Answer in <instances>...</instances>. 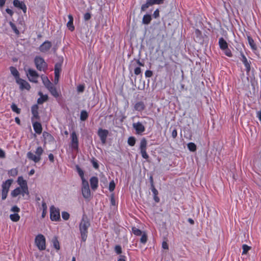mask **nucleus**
<instances>
[{"label":"nucleus","instance_id":"1","mask_svg":"<svg viewBox=\"0 0 261 261\" xmlns=\"http://www.w3.org/2000/svg\"><path fill=\"white\" fill-rule=\"evenodd\" d=\"M90 225V223L88 218L85 215H84L79 225L81 239L83 242H85L87 240L88 229Z\"/></svg>","mask_w":261,"mask_h":261},{"label":"nucleus","instance_id":"2","mask_svg":"<svg viewBox=\"0 0 261 261\" xmlns=\"http://www.w3.org/2000/svg\"><path fill=\"white\" fill-rule=\"evenodd\" d=\"M43 152V149L41 146L38 147L35 151V154H34L30 151L27 153V158L35 163H38L41 160V155Z\"/></svg>","mask_w":261,"mask_h":261},{"label":"nucleus","instance_id":"3","mask_svg":"<svg viewBox=\"0 0 261 261\" xmlns=\"http://www.w3.org/2000/svg\"><path fill=\"white\" fill-rule=\"evenodd\" d=\"M35 64L37 69L40 71H45L47 68V65L44 60L39 56L35 57L34 60Z\"/></svg>","mask_w":261,"mask_h":261},{"label":"nucleus","instance_id":"4","mask_svg":"<svg viewBox=\"0 0 261 261\" xmlns=\"http://www.w3.org/2000/svg\"><path fill=\"white\" fill-rule=\"evenodd\" d=\"M82 192L83 197L85 199H89L91 197V192L89 188V183L86 179L82 181Z\"/></svg>","mask_w":261,"mask_h":261},{"label":"nucleus","instance_id":"5","mask_svg":"<svg viewBox=\"0 0 261 261\" xmlns=\"http://www.w3.org/2000/svg\"><path fill=\"white\" fill-rule=\"evenodd\" d=\"M35 243L40 250L45 249V239L43 235L38 234L35 238Z\"/></svg>","mask_w":261,"mask_h":261},{"label":"nucleus","instance_id":"6","mask_svg":"<svg viewBox=\"0 0 261 261\" xmlns=\"http://www.w3.org/2000/svg\"><path fill=\"white\" fill-rule=\"evenodd\" d=\"M147 141L145 138H143L140 142V149L142 156L145 159H148L149 156L146 152Z\"/></svg>","mask_w":261,"mask_h":261},{"label":"nucleus","instance_id":"7","mask_svg":"<svg viewBox=\"0 0 261 261\" xmlns=\"http://www.w3.org/2000/svg\"><path fill=\"white\" fill-rule=\"evenodd\" d=\"M50 218L52 221H58L60 219V212L59 209L56 208L54 206L50 207Z\"/></svg>","mask_w":261,"mask_h":261},{"label":"nucleus","instance_id":"8","mask_svg":"<svg viewBox=\"0 0 261 261\" xmlns=\"http://www.w3.org/2000/svg\"><path fill=\"white\" fill-rule=\"evenodd\" d=\"M28 77L30 82L37 83H38V79L39 77V74L34 70L32 69H29L27 73Z\"/></svg>","mask_w":261,"mask_h":261},{"label":"nucleus","instance_id":"9","mask_svg":"<svg viewBox=\"0 0 261 261\" xmlns=\"http://www.w3.org/2000/svg\"><path fill=\"white\" fill-rule=\"evenodd\" d=\"M16 81V83L19 85L20 89L21 90L27 89L29 90L31 88V86L28 82L22 79L17 78Z\"/></svg>","mask_w":261,"mask_h":261},{"label":"nucleus","instance_id":"10","mask_svg":"<svg viewBox=\"0 0 261 261\" xmlns=\"http://www.w3.org/2000/svg\"><path fill=\"white\" fill-rule=\"evenodd\" d=\"M71 147L73 149H77L79 146V140L77 135L75 132H73L71 134Z\"/></svg>","mask_w":261,"mask_h":261},{"label":"nucleus","instance_id":"11","mask_svg":"<svg viewBox=\"0 0 261 261\" xmlns=\"http://www.w3.org/2000/svg\"><path fill=\"white\" fill-rule=\"evenodd\" d=\"M133 127L136 130V133L137 134H141L145 130V126L140 122L134 123L133 124Z\"/></svg>","mask_w":261,"mask_h":261},{"label":"nucleus","instance_id":"12","mask_svg":"<svg viewBox=\"0 0 261 261\" xmlns=\"http://www.w3.org/2000/svg\"><path fill=\"white\" fill-rule=\"evenodd\" d=\"M109 132L107 129L99 128L98 131V135L100 137V140L103 144L106 143V139L108 135Z\"/></svg>","mask_w":261,"mask_h":261},{"label":"nucleus","instance_id":"13","mask_svg":"<svg viewBox=\"0 0 261 261\" xmlns=\"http://www.w3.org/2000/svg\"><path fill=\"white\" fill-rule=\"evenodd\" d=\"M17 181L20 185L19 187L24 189V193L29 195L28 188L26 180H24L22 176H20L18 178Z\"/></svg>","mask_w":261,"mask_h":261},{"label":"nucleus","instance_id":"14","mask_svg":"<svg viewBox=\"0 0 261 261\" xmlns=\"http://www.w3.org/2000/svg\"><path fill=\"white\" fill-rule=\"evenodd\" d=\"M51 47V42L48 41H46L40 46L39 49L41 52L45 53L48 51Z\"/></svg>","mask_w":261,"mask_h":261},{"label":"nucleus","instance_id":"15","mask_svg":"<svg viewBox=\"0 0 261 261\" xmlns=\"http://www.w3.org/2000/svg\"><path fill=\"white\" fill-rule=\"evenodd\" d=\"M241 61L244 64L246 67V70L247 73H248L250 70V62H248L245 55L241 53Z\"/></svg>","mask_w":261,"mask_h":261},{"label":"nucleus","instance_id":"16","mask_svg":"<svg viewBox=\"0 0 261 261\" xmlns=\"http://www.w3.org/2000/svg\"><path fill=\"white\" fill-rule=\"evenodd\" d=\"M13 5L15 7L18 8L22 10L23 12H26L27 7L23 2H20L18 0H14L13 1Z\"/></svg>","mask_w":261,"mask_h":261},{"label":"nucleus","instance_id":"17","mask_svg":"<svg viewBox=\"0 0 261 261\" xmlns=\"http://www.w3.org/2000/svg\"><path fill=\"white\" fill-rule=\"evenodd\" d=\"M38 107L37 105H34L31 108V111L33 114V117L32 118V121L33 122L34 119H39V116L38 112Z\"/></svg>","mask_w":261,"mask_h":261},{"label":"nucleus","instance_id":"18","mask_svg":"<svg viewBox=\"0 0 261 261\" xmlns=\"http://www.w3.org/2000/svg\"><path fill=\"white\" fill-rule=\"evenodd\" d=\"M24 194L25 193H24V189L20 187H18L16 188L11 192V195L14 197L17 196L19 194H21L23 196H24Z\"/></svg>","mask_w":261,"mask_h":261},{"label":"nucleus","instance_id":"19","mask_svg":"<svg viewBox=\"0 0 261 261\" xmlns=\"http://www.w3.org/2000/svg\"><path fill=\"white\" fill-rule=\"evenodd\" d=\"M90 182L92 189L95 190L98 187V178L95 176L92 177L90 179Z\"/></svg>","mask_w":261,"mask_h":261},{"label":"nucleus","instance_id":"20","mask_svg":"<svg viewBox=\"0 0 261 261\" xmlns=\"http://www.w3.org/2000/svg\"><path fill=\"white\" fill-rule=\"evenodd\" d=\"M43 137L44 144H46L47 142H51L54 140V137L50 134L46 132L43 133Z\"/></svg>","mask_w":261,"mask_h":261},{"label":"nucleus","instance_id":"21","mask_svg":"<svg viewBox=\"0 0 261 261\" xmlns=\"http://www.w3.org/2000/svg\"><path fill=\"white\" fill-rule=\"evenodd\" d=\"M33 126L35 132L37 134H40L42 133V127L40 123L38 122H33Z\"/></svg>","mask_w":261,"mask_h":261},{"label":"nucleus","instance_id":"22","mask_svg":"<svg viewBox=\"0 0 261 261\" xmlns=\"http://www.w3.org/2000/svg\"><path fill=\"white\" fill-rule=\"evenodd\" d=\"M69 21L67 23V27L71 31H73L74 30V27L73 24V18L71 14L68 15Z\"/></svg>","mask_w":261,"mask_h":261},{"label":"nucleus","instance_id":"23","mask_svg":"<svg viewBox=\"0 0 261 261\" xmlns=\"http://www.w3.org/2000/svg\"><path fill=\"white\" fill-rule=\"evenodd\" d=\"M145 108V105L143 102L142 101H139L137 102L134 106V109L135 110L138 111H142L144 110Z\"/></svg>","mask_w":261,"mask_h":261},{"label":"nucleus","instance_id":"24","mask_svg":"<svg viewBox=\"0 0 261 261\" xmlns=\"http://www.w3.org/2000/svg\"><path fill=\"white\" fill-rule=\"evenodd\" d=\"M13 182L12 179H8L2 185L3 190L9 191L10 187Z\"/></svg>","mask_w":261,"mask_h":261},{"label":"nucleus","instance_id":"25","mask_svg":"<svg viewBox=\"0 0 261 261\" xmlns=\"http://www.w3.org/2000/svg\"><path fill=\"white\" fill-rule=\"evenodd\" d=\"M219 44L220 48L222 50H224V49H226V48L228 47L227 43L222 37H221L219 39Z\"/></svg>","mask_w":261,"mask_h":261},{"label":"nucleus","instance_id":"26","mask_svg":"<svg viewBox=\"0 0 261 261\" xmlns=\"http://www.w3.org/2000/svg\"><path fill=\"white\" fill-rule=\"evenodd\" d=\"M41 78L42 81V83H43L44 85L45 86L46 88H47L49 86L53 84L49 81L48 77L46 76H44L43 75H42L41 76Z\"/></svg>","mask_w":261,"mask_h":261},{"label":"nucleus","instance_id":"27","mask_svg":"<svg viewBox=\"0 0 261 261\" xmlns=\"http://www.w3.org/2000/svg\"><path fill=\"white\" fill-rule=\"evenodd\" d=\"M47 89L49 91L50 93L55 97H57L59 96V94L56 90V88L53 86V84L49 86Z\"/></svg>","mask_w":261,"mask_h":261},{"label":"nucleus","instance_id":"28","mask_svg":"<svg viewBox=\"0 0 261 261\" xmlns=\"http://www.w3.org/2000/svg\"><path fill=\"white\" fill-rule=\"evenodd\" d=\"M247 39H248V43L250 45L252 49L253 50H256L257 47H256L255 43H254L253 39L250 36H247Z\"/></svg>","mask_w":261,"mask_h":261},{"label":"nucleus","instance_id":"29","mask_svg":"<svg viewBox=\"0 0 261 261\" xmlns=\"http://www.w3.org/2000/svg\"><path fill=\"white\" fill-rule=\"evenodd\" d=\"M39 94L40 95V97L37 100V102L38 104H42L44 102L46 101L48 99V96L46 95H43L41 92H39Z\"/></svg>","mask_w":261,"mask_h":261},{"label":"nucleus","instance_id":"30","mask_svg":"<svg viewBox=\"0 0 261 261\" xmlns=\"http://www.w3.org/2000/svg\"><path fill=\"white\" fill-rule=\"evenodd\" d=\"M11 73L15 77L16 80L19 78V73L17 69L13 66L10 67Z\"/></svg>","mask_w":261,"mask_h":261},{"label":"nucleus","instance_id":"31","mask_svg":"<svg viewBox=\"0 0 261 261\" xmlns=\"http://www.w3.org/2000/svg\"><path fill=\"white\" fill-rule=\"evenodd\" d=\"M151 20V16L149 14H146L143 16V18L142 19V22L144 24H148L150 23Z\"/></svg>","mask_w":261,"mask_h":261},{"label":"nucleus","instance_id":"32","mask_svg":"<svg viewBox=\"0 0 261 261\" xmlns=\"http://www.w3.org/2000/svg\"><path fill=\"white\" fill-rule=\"evenodd\" d=\"M152 5V4L150 0H146V3L141 6V11H145L149 6Z\"/></svg>","mask_w":261,"mask_h":261},{"label":"nucleus","instance_id":"33","mask_svg":"<svg viewBox=\"0 0 261 261\" xmlns=\"http://www.w3.org/2000/svg\"><path fill=\"white\" fill-rule=\"evenodd\" d=\"M88 117V113L85 111V110H82L81 112V114H80V119L82 121H85Z\"/></svg>","mask_w":261,"mask_h":261},{"label":"nucleus","instance_id":"34","mask_svg":"<svg viewBox=\"0 0 261 261\" xmlns=\"http://www.w3.org/2000/svg\"><path fill=\"white\" fill-rule=\"evenodd\" d=\"M10 218L13 222H17L20 219V216L18 214H13L10 215Z\"/></svg>","mask_w":261,"mask_h":261},{"label":"nucleus","instance_id":"35","mask_svg":"<svg viewBox=\"0 0 261 261\" xmlns=\"http://www.w3.org/2000/svg\"><path fill=\"white\" fill-rule=\"evenodd\" d=\"M242 255H246L247 254L248 252L251 249V247L246 244H243L242 245Z\"/></svg>","mask_w":261,"mask_h":261},{"label":"nucleus","instance_id":"36","mask_svg":"<svg viewBox=\"0 0 261 261\" xmlns=\"http://www.w3.org/2000/svg\"><path fill=\"white\" fill-rule=\"evenodd\" d=\"M132 229V232L136 236H141L142 234L143 233L141 230H140L139 229H138L135 227H133Z\"/></svg>","mask_w":261,"mask_h":261},{"label":"nucleus","instance_id":"37","mask_svg":"<svg viewBox=\"0 0 261 261\" xmlns=\"http://www.w3.org/2000/svg\"><path fill=\"white\" fill-rule=\"evenodd\" d=\"M52 243L53 244V245L54 246V247L57 249V250H59L60 249V245H59V241H58L56 237H54L53 240H52Z\"/></svg>","mask_w":261,"mask_h":261},{"label":"nucleus","instance_id":"38","mask_svg":"<svg viewBox=\"0 0 261 261\" xmlns=\"http://www.w3.org/2000/svg\"><path fill=\"white\" fill-rule=\"evenodd\" d=\"M187 146L188 149L191 151H195L196 150V145L194 143H189Z\"/></svg>","mask_w":261,"mask_h":261},{"label":"nucleus","instance_id":"39","mask_svg":"<svg viewBox=\"0 0 261 261\" xmlns=\"http://www.w3.org/2000/svg\"><path fill=\"white\" fill-rule=\"evenodd\" d=\"M18 174V170L16 168L11 169L10 170L8 171V174L10 176L15 177Z\"/></svg>","mask_w":261,"mask_h":261},{"label":"nucleus","instance_id":"40","mask_svg":"<svg viewBox=\"0 0 261 261\" xmlns=\"http://www.w3.org/2000/svg\"><path fill=\"white\" fill-rule=\"evenodd\" d=\"M11 108L13 112L16 113L18 114H19L20 113V109H19L15 103H12Z\"/></svg>","mask_w":261,"mask_h":261},{"label":"nucleus","instance_id":"41","mask_svg":"<svg viewBox=\"0 0 261 261\" xmlns=\"http://www.w3.org/2000/svg\"><path fill=\"white\" fill-rule=\"evenodd\" d=\"M9 24H10L11 28H12V29L13 30V31L15 32V33L17 35H18L19 34V31L17 29V27L15 25V24L11 21L9 22Z\"/></svg>","mask_w":261,"mask_h":261},{"label":"nucleus","instance_id":"42","mask_svg":"<svg viewBox=\"0 0 261 261\" xmlns=\"http://www.w3.org/2000/svg\"><path fill=\"white\" fill-rule=\"evenodd\" d=\"M127 142H128V144L131 146H133L135 145V143H136V139L135 137H130L128 138V141H127Z\"/></svg>","mask_w":261,"mask_h":261},{"label":"nucleus","instance_id":"43","mask_svg":"<svg viewBox=\"0 0 261 261\" xmlns=\"http://www.w3.org/2000/svg\"><path fill=\"white\" fill-rule=\"evenodd\" d=\"M42 207L43 209V212L42 214V217L44 218L46 215V210H47V205L45 202H43L42 203Z\"/></svg>","mask_w":261,"mask_h":261},{"label":"nucleus","instance_id":"44","mask_svg":"<svg viewBox=\"0 0 261 261\" xmlns=\"http://www.w3.org/2000/svg\"><path fill=\"white\" fill-rule=\"evenodd\" d=\"M147 240V237L145 232H143L141 235L140 242L143 244H145Z\"/></svg>","mask_w":261,"mask_h":261},{"label":"nucleus","instance_id":"45","mask_svg":"<svg viewBox=\"0 0 261 261\" xmlns=\"http://www.w3.org/2000/svg\"><path fill=\"white\" fill-rule=\"evenodd\" d=\"M115 188V184L114 180H112L109 184V190L110 191L112 192L114 190Z\"/></svg>","mask_w":261,"mask_h":261},{"label":"nucleus","instance_id":"46","mask_svg":"<svg viewBox=\"0 0 261 261\" xmlns=\"http://www.w3.org/2000/svg\"><path fill=\"white\" fill-rule=\"evenodd\" d=\"M69 214L66 212H63L62 213V217L65 220H67L69 218Z\"/></svg>","mask_w":261,"mask_h":261},{"label":"nucleus","instance_id":"47","mask_svg":"<svg viewBox=\"0 0 261 261\" xmlns=\"http://www.w3.org/2000/svg\"><path fill=\"white\" fill-rule=\"evenodd\" d=\"M150 1H151L152 5H155V4H157V5L162 4L164 3L165 0H150Z\"/></svg>","mask_w":261,"mask_h":261},{"label":"nucleus","instance_id":"48","mask_svg":"<svg viewBox=\"0 0 261 261\" xmlns=\"http://www.w3.org/2000/svg\"><path fill=\"white\" fill-rule=\"evenodd\" d=\"M61 64L57 63L55 66V71L61 72Z\"/></svg>","mask_w":261,"mask_h":261},{"label":"nucleus","instance_id":"49","mask_svg":"<svg viewBox=\"0 0 261 261\" xmlns=\"http://www.w3.org/2000/svg\"><path fill=\"white\" fill-rule=\"evenodd\" d=\"M115 251L118 254L121 253L122 250L121 246L119 245H116L115 247Z\"/></svg>","mask_w":261,"mask_h":261},{"label":"nucleus","instance_id":"50","mask_svg":"<svg viewBox=\"0 0 261 261\" xmlns=\"http://www.w3.org/2000/svg\"><path fill=\"white\" fill-rule=\"evenodd\" d=\"M85 89V86L83 85H80L77 87V90L79 92H83Z\"/></svg>","mask_w":261,"mask_h":261},{"label":"nucleus","instance_id":"51","mask_svg":"<svg viewBox=\"0 0 261 261\" xmlns=\"http://www.w3.org/2000/svg\"><path fill=\"white\" fill-rule=\"evenodd\" d=\"M77 171L79 175L81 176L82 180L85 179L84 178V172L83 171L80 169L79 167H77Z\"/></svg>","mask_w":261,"mask_h":261},{"label":"nucleus","instance_id":"52","mask_svg":"<svg viewBox=\"0 0 261 261\" xmlns=\"http://www.w3.org/2000/svg\"><path fill=\"white\" fill-rule=\"evenodd\" d=\"M145 75L146 77H150L152 76V72L151 70H146Z\"/></svg>","mask_w":261,"mask_h":261},{"label":"nucleus","instance_id":"53","mask_svg":"<svg viewBox=\"0 0 261 261\" xmlns=\"http://www.w3.org/2000/svg\"><path fill=\"white\" fill-rule=\"evenodd\" d=\"M8 193V191H4V190H2V199L3 200H4V199H5L6 198Z\"/></svg>","mask_w":261,"mask_h":261},{"label":"nucleus","instance_id":"54","mask_svg":"<svg viewBox=\"0 0 261 261\" xmlns=\"http://www.w3.org/2000/svg\"><path fill=\"white\" fill-rule=\"evenodd\" d=\"M11 211L13 212L18 213L20 211V208L16 205H15L11 208Z\"/></svg>","mask_w":261,"mask_h":261},{"label":"nucleus","instance_id":"55","mask_svg":"<svg viewBox=\"0 0 261 261\" xmlns=\"http://www.w3.org/2000/svg\"><path fill=\"white\" fill-rule=\"evenodd\" d=\"M225 54L228 56V57H231L232 54L231 51L227 48L226 49H224Z\"/></svg>","mask_w":261,"mask_h":261},{"label":"nucleus","instance_id":"56","mask_svg":"<svg viewBox=\"0 0 261 261\" xmlns=\"http://www.w3.org/2000/svg\"><path fill=\"white\" fill-rule=\"evenodd\" d=\"M93 166L95 169H98L99 167L98 164L95 160H92Z\"/></svg>","mask_w":261,"mask_h":261},{"label":"nucleus","instance_id":"57","mask_svg":"<svg viewBox=\"0 0 261 261\" xmlns=\"http://www.w3.org/2000/svg\"><path fill=\"white\" fill-rule=\"evenodd\" d=\"M134 73L136 75H139L141 73V69L140 67H137L134 70Z\"/></svg>","mask_w":261,"mask_h":261},{"label":"nucleus","instance_id":"58","mask_svg":"<svg viewBox=\"0 0 261 261\" xmlns=\"http://www.w3.org/2000/svg\"><path fill=\"white\" fill-rule=\"evenodd\" d=\"M84 19L86 21L89 20L91 18V14L89 13H86L84 14Z\"/></svg>","mask_w":261,"mask_h":261},{"label":"nucleus","instance_id":"59","mask_svg":"<svg viewBox=\"0 0 261 261\" xmlns=\"http://www.w3.org/2000/svg\"><path fill=\"white\" fill-rule=\"evenodd\" d=\"M177 133L176 129H174L172 132V137L175 138L177 137Z\"/></svg>","mask_w":261,"mask_h":261},{"label":"nucleus","instance_id":"60","mask_svg":"<svg viewBox=\"0 0 261 261\" xmlns=\"http://www.w3.org/2000/svg\"><path fill=\"white\" fill-rule=\"evenodd\" d=\"M48 159L51 162L53 163L54 162V156L53 154H52V153L49 154Z\"/></svg>","mask_w":261,"mask_h":261},{"label":"nucleus","instance_id":"61","mask_svg":"<svg viewBox=\"0 0 261 261\" xmlns=\"http://www.w3.org/2000/svg\"><path fill=\"white\" fill-rule=\"evenodd\" d=\"M6 11L8 14H9L11 16H12L13 14V11L9 8L6 9Z\"/></svg>","mask_w":261,"mask_h":261},{"label":"nucleus","instance_id":"62","mask_svg":"<svg viewBox=\"0 0 261 261\" xmlns=\"http://www.w3.org/2000/svg\"><path fill=\"white\" fill-rule=\"evenodd\" d=\"M118 261H126L125 257L124 255H120Z\"/></svg>","mask_w":261,"mask_h":261},{"label":"nucleus","instance_id":"63","mask_svg":"<svg viewBox=\"0 0 261 261\" xmlns=\"http://www.w3.org/2000/svg\"><path fill=\"white\" fill-rule=\"evenodd\" d=\"M162 247L165 249H167L168 248V245L167 243L165 242H164L162 243Z\"/></svg>","mask_w":261,"mask_h":261},{"label":"nucleus","instance_id":"64","mask_svg":"<svg viewBox=\"0 0 261 261\" xmlns=\"http://www.w3.org/2000/svg\"><path fill=\"white\" fill-rule=\"evenodd\" d=\"M5 156V152L0 148V158H4Z\"/></svg>","mask_w":261,"mask_h":261}]
</instances>
